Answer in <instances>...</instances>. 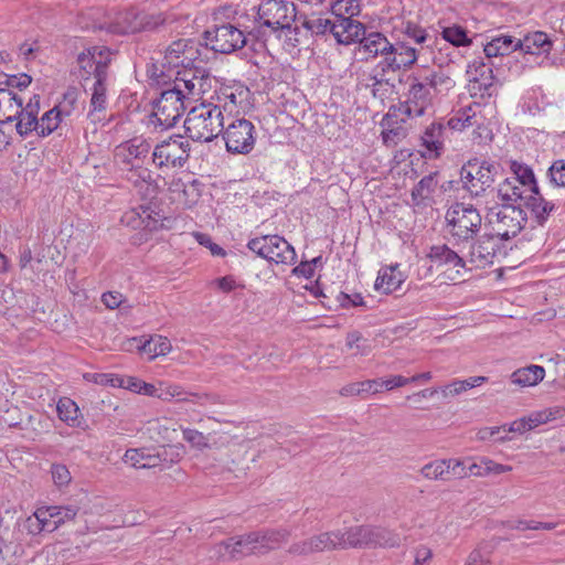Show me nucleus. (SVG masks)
Returning <instances> with one entry per match:
<instances>
[{
	"instance_id": "obj_26",
	"label": "nucleus",
	"mask_w": 565,
	"mask_h": 565,
	"mask_svg": "<svg viewBox=\"0 0 565 565\" xmlns=\"http://www.w3.org/2000/svg\"><path fill=\"white\" fill-rule=\"evenodd\" d=\"M364 34V24L351 17L333 20L332 35L335 38L338 43L350 44L359 42Z\"/></svg>"
},
{
	"instance_id": "obj_52",
	"label": "nucleus",
	"mask_w": 565,
	"mask_h": 565,
	"mask_svg": "<svg viewBox=\"0 0 565 565\" xmlns=\"http://www.w3.org/2000/svg\"><path fill=\"white\" fill-rule=\"evenodd\" d=\"M52 518L54 519V524L56 530L64 525L67 522L73 521L77 513H78V507L70 504V505H50Z\"/></svg>"
},
{
	"instance_id": "obj_21",
	"label": "nucleus",
	"mask_w": 565,
	"mask_h": 565,
	"mask_svg": "<svg viewBox=\"0 0 565 565\" xmlns=\"http://www.w3.org/2000/svg\"><path fill=\"white\" fill-rule=\"evenodd\" d=\"M203 184L190 177H173L168 183L169 198L184 209L193 207L200 200Z\"/></svg>"
},
{
	"instance_id": "obj_48",
	"label": "nucleus",
	"mask_w": 565,
	"mask_h": 565,
	"mask_svg": "<svg viewBox=\"0 0 565 565\" xmlns=\"http://www.w3.org/2000/svg\"><path fill=\"white\" fill-rule=\"evenodd\" d=\"M302 25L315 34L332 33L333 20L324 17V14L312 13L303 18Z\"/></svg>"
},
{
	"instance_id": "obj_29",
	"label": "nucleus",
	"mask_w": 565,
	"mask_h": 565,
	"mask_svg": "<svg viewBox=\"0 0 565 565\" xmlns=\"http://www.w3.org/2000/svg\"><path fill=\"white\" fill-rule=\"evenodd\" d=\"M516 45L524 54L540 55L548 54L553 44L545 32L536 31L526 34L522 40H518Z\"/></svg>"
},
{
	"instance_id": "obj_63",
	"label": "nucleus",
	"mask_w": 565,
	"mask_h": 565,
	"mask_svg": "<svg viewBox=\"0 0 565 565\" xmlns=\"http://www.w3.org/2000/svg\"><path fill=\"white\" fill-rule=\"evenodd\" d=\"M185 391L179 385H167L160 388L159 398L162 401H171L172 398H177V401L181 402V397L184 396Z\"/></svg>"
},
{
	"instance_id": "obj_46",
	"label": "nucleus",
	"mask_w": 565,
	"mask_h": 565,
	"mask_svg": "<svg viewBox=\"0 0 565 565\" xmlns=\"http://www.w3.org/2000/svg\"><path fill=\"white\" fill-rule=\"evenodd\" d=\"M171 343L167 338L154 335L145 341L139 347V350L143 354L148 355L149 360H153L158 356L168 354L171 351Z\"/></svg>"
},
{
	"instance_id": "obj_1",
	"label": "nucleus",
	"mask_w": 565,
	"mask_h": 565,
	"mask_svg": "<svg viewBox=\"0 0 565 565\" xmlns=\"http://www.w3.org/2000/svg\"><path fill=\"white\" fill-rule=\"evenodd\" d=\"M111 52L106 46H90L77 56L79 78L83 86L92 92L88 118L100 122L106 118L108 67Z\"/></svg>"
},
{
	"instance_id": "obj_27",
	"label": "nucleus",
	"mask_w": 565,
	"mask_h": 565,
	"mask_svg": "<svg viewBox=\"0 0 565 565\" xmlns=\"http://www.w3.org/2000/svg\"><path fill=\"white\" fill-rule=\"evenodd\" d=\"M151 149L150 143L142 138H132L116 148V158L122 163L132 164V160L145 159Z\"/></svg>"
},
{
	"instance_id": "obj_39",
	"label": "nucleus",
	"mask_w": 565,
	"mask_h": 565,
	"mask_svg": "<svg viewBox=\"0 0 565 565\" xmlns=\"http://www.w3.org/2000/svg\"><path fill=\"white\" fill-rule=\"evenodd\" d=\"M545 370L540 365H529L511 374L512 383L521 387L534 386L543 381Z\"/></svg>"
},
{
	"instance_id": "obj_53",
	"label": "nucleus",
	"mask_w": 565,
	"mask_h": 565,
	"mask_svg": "<svg viewBox=\"0 0 565 565\" xmlns=\"http://www.w3.org/2000/svg\"><path fill=\"white\" fill-rule=\"evenodd\" d=\"M331 13L335 19L353 18L360 12L358 0H337L331 4Z\"/></svg>"
},
{
	"instance_id": "obj_28",
	"label": "nucleus",
	"mask_w": 565,
	"mask_h": 565,
	"mask_svg": "<svg viewBox=\"0 0 565 565\" xmlns=\"http://www.w3.org/2000/svg\"><path fill=\"white\" fill-rule=\"evenodd\" d=\"M23 99L9 88H0V127L11 124L22 113Z\"/></svg>"
},
{
	"instance_id": "obj_23",
	"label": "nucleus",
	"mask_w": 565,
	"mask_h": 565,
	"mask_svg": "<svg viewBox=\"0 0 565 565\" xmlns=\"http://www.w3.org/2000/svg\"><path fill=\"white\" fill-rule=\"evenodd\" d=\"M257 458L258 451L252 448V443L242 440L228 446L225 463L228 470L233 471L236 477H241L246 475Z\"/></svg>"
},
{
	"instance_id": "obj_62",
	"label": "nucleus",
	"mask_w": 565,
	"mask_h": 565,
	"mask_svg": "<svg viewBox=\"0 0 565 565\" xmlns=\"http://www.w3.org/2000/svg\"><path fill=\"white\" fill-rule=\"evenodd\" d=\"M448 463L449 481L452 479H465L469 477L468 467L465 466V462L462 460L449 458Z\"/></svg>"
},
{
	"instance_id": "obj_10",
	"label": "nucleus",
	"mask_w": 565,
	"mask_h": 565,
	"mask_svg": "<svg viewBox=\"0 0 565 565\" xmlns=\"http://www.w3.org/2000/svg\"><path fill=\"white\" fill-rule=\"evenodd\" d=\"M297 19L296 6L287 0H266L258 6L256 22L270 32L290 31Z\"/></svg>"
},
{
	"instance_id": "obj_32",
	"label": "nucleus",
	"mask_w": 565,
	"mask_h": 565,
	"mask_svg": "<svg viewBox=\"0 0 565 565\" xmlns=\"http://www.w3.org/2000/svg\"><path fill=\"white\" fill-rule=\"evenodd\" d=\"M405 280V275L399 270L398 265L387 266L379 271L375 280V289L385 294L397 290Z\"/></svg>"
},
{
	"instance_id": "obj_36",
	"label": "nucleus",
	"mask_w": 565,
	"mask_h": 565,
	"mask_svg": "<svg viewBox=\"0 0 565 565\" xmlns=\"http://www.w3.org/2000/svg\"><path fill=\"white\" fill-rule=\"evenodd\" d=\"M58 418L70 427L79 428L84 424L79 407L70 397H61L56 405Z\"/></svg>"
},
{
	"instance_id": "obj_38",
	"label": "nucleus",
	"mask_w": 565,
	"mask_h": 565,
	"mask_svg": "<svg viewBox=\"0 0 565 565\" xmlns=\"http://www.w3.org/2000/svg\"><path fill=\"white\" fill-rule=\"evenodd\" d=\"M124 461L137 469H149L160 465L158 454H151L146 449H128L124 455Z\"/></svg>"
},
{
	"instance_id": "obj_9",
	"label": "nucleus",
	"mask_w": 565,
	"mask_h": 565,
	"mask_svg": "<svg viewBox=\"0 0 565 565\" xmlns=\"http://www.w3.org/2000/svg\"><path fill=\"white\" fill-rule=\"evenodd\" d=\"M494 196L501 200V204L525 205L533 213L536 222L543 225L555 209V204L543 195L524 194L514 192L511 178H507L499 186L494 188Z\"/></svg>"
},
{
	"instance_id": "obj_15",
	"label": "nucleus",
	"mask_w": 565,
	"mask_h": 565,
	"mask_svg": "<svg viewBox=\"0 0 565 565\" xmlns=\"http://www.w3.org/2000/svg\"><path fill=\"white\" fill-rule=\"evenodd\" d=\"M204 41L213 51L230 54L246 44V36L242 30L227 23L206 30Z\"/></svg>"
},
{
	"instance_id": "obj_31",
	"label": "nucleus",
	"mask_w": 565,
	"mask_h": 565,
	"mask_svg": "<svg viewBox=\"0 0 565 565\" xmlns=\"http://www.w3.org/2000/svg\"><path fill=\"white\" fill-rule=\"evenodd\" d=\"M467 74L470 82L478 84L482 94H491L490 89L494 84L492 67L483 61H473L468 65Z\"/></svg>"
},
{
	"instance_id": "obj_57",
	"label": "nucleus",
	"mask_w": 565,
	"mask_h": 565,
	"mask_svg": "<svg viewBox=\"0 0 565 565\" xmlns=\"http://www.w3.org/2000/svg\"><path fill=\"white\" fill-rule=\"evenodd\" d=\"M141 213L131 211L125 215L130 223L134 220V216L137 215L139 217V222L134 226L143 225L145 228L153 230L156 228L157 220H153L151 216V211L148 207L140 206Z\"/></svg>"
},
{
	"instance_id": "obj_60",
	"label": "nucleus",
	"mask_w": 565,
	"mask_h": 565,
	"mask_svg": "<svg viewBox=\"0 0 565 565\" xmlns=\"http://www.w3.org/2000/svg\"><path fill=\"white\" fill-rule=\"evenodd\" d=\"M51 507H41L35 510L43 533H52L56 531L54 519L52 518Z\"/></svg>"
},
{
	"instance_id": "obj_2",
	"label": "nucleus",
	"mask_w": 565,
	"mask_h": 565,
	"mask_svg": "<svg viewBox=\"0 0 565 565\" xmlns=\"http://www.w3.org/2000/svg\"><path fill=\"white\" fill-rule=\"evenodd\" d=\"M408 83L403 107L409 117L425 115L436 96L447 95L456 86V81L441 67H418L409 74Z\"/></svg>"
},
{
	"instance_id": "obj_5",
	"label": "nucleus",
	"mask_w": 565,
	"mask_h": 565,
	"mask_svg": "<svg viewBox=\"0 0 565 565\" xmlns=\"http://www.w3.org/2000/svg\"><path fill=\"white\" fill-rule=\"evenodd\" d=\"M343 548H396L402 536L394 530L372 524L354 525L345 530Z\"/></svg>"
},
{
	"instance_id": "obj_19",
	"label": "nucleus",
	"mask_w": 565,
	"mask_h": 565,
	"mask_svg": "<svg viewBox=\"0 0 565 565\" xmlns=\"http://www.w3.org/2000/svg\"><path fill=\"white\" fill-rule=\"evenodd\" d=\"M345 537V531L323 532L307 540L292 543L288 552L292 555H308L338 548L344 550L342 544L347 543Z\"/></svg>"
},
{
	"instance_id": "obj_17",
	"label": "nucleus",
	"mask_w": 565,
	"mask_h": 565,
	"mask_svg": "<svg viewBox=\"0 0 565 565\" xmlns=\"http://www.w3.org/2000/svg\"><path fill=\"white\" fill-rule=\"evenodd\" d=\"M420 50L406 41L391 42L383 58L377 63L392 74L408 71L417 62Z\"/></svg>"
},
{
	"instance_id": "obj_59",
	"label": "nucleus",
	"mask_w": 565,
	"mask_h": 565,
	"mask_svg": "<svg viewBox=\"0 0 565 565\" xmlns=\"http://www.w3.org/2000/svg\"><path fill=\"white\" fill-rule=\"evenodd\" d=\"M551 182L557 186H565V160H556L548 169Z\"/></svg>"
},
{
	"instance_id": "obj_16",
	"label": "nucleus",
	"mask_w": 565,
	"mask_h": 565,
	"mask_svg": "<svg viewBox=\"0 0 565 565\" xmlns=\"http://www.w3.org/2000/svg\"><path fill=\"white\" fill-rule=\"evenodd\" d=\"M199 55V50L192 40L180 39L166 49L161 65L168 72L175 74V71L193 67Z\"/></svg>"
},
{
	"instance_id": "obj_6",
	"label": "nucleus",
	"mask_w": 565,
	"mask_h": 565,
	"mask_svg": "<svg viewBox=\"0 0 565 565\" xmlns=\"http://www.w3.org/2000/svg\"><path fill=\"white\" fill-rule=\"evenodd\" d=\"M500 171V164L488 160L472 159L461 168L463 188L472 198L491 195L494 198L493 183Z\"/></svg>"
},
{
	"instance_id": "obj_25",
	"label": "nucleus",
	"mask_w": 565,
	"mask_h": 565,
	"mask_svg": "<svg viewBox=\"0 0 565 565\" xmlns=\"http://www.w3.org/2000/svg\"><path fill=\"white\" fill-rule=\"evenodd\" d=\"M126 179L145 199L156 196L158 185L152 177V172L142 166L131 164L127 169Z\"/></svg>"
},
{
	"instance_id": "obj_20",
	"label": "nucleus",
	"mask_w": 565,
	"mask_h": 565,
	"mask_svg": "<svg viewBox=\"0 0 565 565\" xmlns=\"http://www.w3.org/2000/svg\"><path fill=\"white\" fill-rule=\"evenodd\" d=\"M391 74V72L376 64L372 70L362 71L358 74L356 87L360 90H370L374 98L383 100L395 89Z\"/></svg>"
},
{
	"instance_id": "obj_37",
	"label": "nucleus",
	"mask_w": 565,
	"mask_h": 565,
	"mask_svg": "<svg viewBox=\"0 0 565 565\" xmlns=\"http://www.w3.org/2000/svg\"><path fill=\"white\" fill-rule=\"evenodd\" d=\"M70 109L65 106L58 105L46 111L41 119H38V136L46 137L51 135L60 125L61 117L68 116Z\"/></svg>"
},
{
	"instance_id": "obj_43",
	"label": "nucleus",
	"mask_w": 565,
	"mask_h": 565,
	"mask_svg": "<svg viewBox=\"0 0 565 565\" xmlns=\"http://www.w3.org/2000/svg\"><path fill=\"white\" fill-rule=\"evenodd\" d=\"M439 44L435 46L439 51H456V47L466 45L470 42L467 38L466 31L459 26L445 28L441 39H438Z\"/></svg>"
},
{
	"instance_id": "obj_8",
	"label": "nucleus",
	"mask_w": 565,
	"mask_h": 565,
	"mask_svg": "<svg viewBox=\"0 0 565 565\" xmlns=\"http://www.w3.org/2000/svg\"><path fill=\"white\" fill-rule=\"evenodd\" d=\"M487 221L497 238L509 239L523 228L527 217L520 205L500 204L488 207Z\"/></svg>"
},
{
	"instance_id": "obj_49",
	"label": "nucleus",
	"mask_w": 565,
	"mask_h": 565,
	"mask_svg": "<svg viewBox=\"0 0 565 565\" xmlns=\"http://www.w3.org/2000/svg\"><path fill=\"white\" fill-rule=\"evenodd\" d=\"M232 539L235 561L257 550V536L252 535V533L242 536H233Z\"/></svg>"
},
{
	"instance_id": "obj_64",
	"label": "nucleus",
	"mask_w": 565,
	"mask_h": 565,
	"mask_svg": "<svg viewBox=\"0 0 565 565\" xmlns=\"http://www.w3.org/2000/svg\"><path fill=\"white\" fill-rule=\"evenodd\" d=\"M463 392L466 391L461 380H455L451 383L440 387V394L445 399L455 397Z\"/></svg>"
},
{
	"instance_id": "obj_33",
	"label": "nucleus",
	"mask_w": 565,
	"mask_h": 565,
	"mask_svg": "<svg viewBox=\"0 0 565 565\" xmlns=\"http://www.w3.org/2000/svg\"><path fill=\"white\" fill-rule=\"evenodd\" d=\"M402 32L414 42L415 45H419L420 52L424 49L434 50L439 44L438 39L430 34L427 30L422 26L407 21L403 23Z\"/></svg>"
},
{
	"instance_id": "obj_42",
	"label": "nucleus",
	"mask_w": 565,
	"mask_h": 565,
	"mask_svg": "<svg viewBox=\"0 0 565 565\" xmlns=\"http://www.w3.org/2000/svg\"><path fill=\"white\" fill-rule=\"evenodd\" d=\"M359 42L364 52L373 57L381 56L383 58L387 47H391L388 39L380 32L364 34Z\"/></svg>"
},
{
	"instance_id": "obj_40",
	"label": "nucleus",
	"mask_w": 565,
	"mask_h": 565,
	"mask_svg": "<svg viewBox=\"0 0 565 565\" xmlns=\"http://www.w3.org/2000/svg\"><path fill=\"white\" fill-rule=\"evenodd\" d=\"M252 535L257 536V550H274L282 542H286L290 536V532L286 529H275L252 532Z\"/></svg>"
},
{
	"instance_id": "obj_7",
	"label": "nucleus",
	"mask_w": 565,
	"mask_h": 565,
	"mask_svg": "<svg viewBox=\"0 0 565 565\" xmlns=\"http://www.w3.org/2000/svg\"><path fill=\"white\" fill-rule=\"evenodd\" d=\"M185 107L182 93L178 88H168L153 103L148 126L161 131L167 130L178 122Z\"/></svg>"
},
{
	"instance_id": "obj_30",
	"label": "nucleus",
	"mask_w": 565,
	"mask_h": 565,
	"mask_svg": "<svg viewBox=\"0 0 565 565\" xmlns=\"http://www.w3.org/2000/svg\"><path fill=\"white\" fill-rule=\"evenodd\" d=\"M249 89L244 85L225 86L220 89L217 99L221 105V109L232 113L237 107H243L248 100Z\"/></svg>"
},
{
	"instance_id": "obj_50",
	"label": "nucleus",
	"mask_w": 565,
	"mask_h": 565,
	"mask_svg": "<svg viewBox=\"0 0 565 565\" xmlns=\"http://www.w3.org/2000/svg\"><path fill=\"white\" fill-rule=\"evenodd\" d=\"M476 124V111L471 106L458 110L457 114L448 120V126L454 130H462Z\"/></svg>"
},
{
	"instance_id": "obj_35",
	"label": "nucleus",
	"mask_w": 565,
	"mask_h": 565,
	"mask_svg": "<svg viewBox=\"0 0 565 565\" xmlns=\"http://www.w3.org/2000/svg\"><path fill=\"white\" fill-rule=\"evenodd\" d=\"M38 115L39 107L36 104H26L22 107V113H19V117H15V130L21 137H25L32 131L38 134Z\"/></svg>"
},
{
	"instance_id": "obj_22",
	"label": "nucleus",
	"mask_w": 565,
	"mask_h": 565,
	"mask_svg": "<svg viewBox=\"0 0 565 565\" xmlns=\"http://www.w3.org/2000/svg\"><path fill=\"white\" fill-rule=\"evenodd\" d=\"M428 256L437 267L445 268L444 274L450 280L461 278V270L468 265L462 253L458 254L447 245L433 246Z\"/></svg>"
},
{
	"instance_id": "obj_11",
	"label": "nucleus",
	"mask_w": 565,
	"mask_h": 565,
	"mask_svg": "<svg viewBox=\"0 0 565 565\" xmlns=\"http://www.w3.org/2000/svg\"><path fill=\"white\" fill-rule=\"evenodd\" d=\"M247 247L259 257L276 264L292 265L297 259L294 247L279 235H264L252 238Z\"/></svg>"
},
{
	"instance_id": "obj_47",
	"label": "nucleus",
	"mask_w": 565,
	"mask_h": 565,
	"mask_svg": "<svg viewBox=\"0 0 565 565\" xmlns=\"http://www.w3.org/2000/svg\"><path fill=\"white\" fill-rule=\"evenodd\" d=\"M448 459H437L422 467L420 475L427 480L449 481Z\"/></svg>"
},
{
	"instance_id": "obj_45",
	"label": "nucleus",
	"mask_w": 565,
	"mask_h": 565,
	"mask_svg": "<svg viewBox=\"0 0 565 565\" xmlns=\"http://www.w3.org/2000/svg\"><path fill=\"white\" fill-rule=\"evenodd\" d=\"M518 50L516 41L511 35L492 39L484 45V54L488 58L508 55Z\"/></svg>"
},
{
	"instance_id": "obj_41",
	"label": "nucleus",
	"mask_w": 565,
	"mask_h": 565,
	"mask_svg": "<svg viewBox=\"0 0 565 565\" xmlns=\"http://www.w3.org/2000/svg\"><path fill=\"white\" fill-rule=\"evenodd\" d=\"M511 170L514 174L511 179L516 181L522 188L529 189V194L533 195H542L539 191V186L535 180V175L533 170L523 163L512 161L511 163Z\"/></svg>"
},
{
	"instance_id": "obj_44",
	"label": "nucleus",
	"mask_w": 565,
	"mask_h": 565,
	"mask_svg": "<svg viewBox=\"0 0 565 565\" xmlns=\"http://www.w3.org/2000/svg\"><path fill=\"white\" fill-rule=\"evenodd\" d=\"M383 126V141L386 146L397 145L407 136L406 127L393 118L391 114H387L382 121Z\"/></svg>"
},
{
	"instance_id": "obj_18",
	"label": "nucleus",
	"mask_w": 565,
	"mask_h": 565,
	"mask_svg": "<svg viewBox=\"0 0 565 565\" xmlns=\"http://www.w3.org/2000/svg\"><path fill=\"white\" fill-rule=\"evenodd\" d=\"M162 14L139 13L136 10H126L117 13L113 22V31L120 34L151 31L163 24Z\"/></svg>"
},
{
	"instance_id": "obj_61",
	"label": "nucleus",
	"mask_w": 565,
	"mask_h": 565,
	"mask_svg": "<svg viewBox=\"0 0 565 565\" xmlns=\"http://www.w3.org/2000/svg\"><path fill=\"white\" fill-rule=\"evenodd\" d=\"M183 439L191 444L193 447H196L198 449H203L209 446L207 437L196 429H184Z\"/></svg>"
},
{
	"instance_id": "obj_51",
	"label": "nucleus",
	"mask_w": 565,
	"mask_h": 565,
	"mask_svg": "<svg viewBox=\"0 0 565 565\" xmlns=\"http://www.w3.org/2000/svg\"><path fill=\"white\" fill-rule=\"evenodd\" d=\"M437 173L424 177L412 190V198L415 201L425 200L430 196L437 188Z\"/></svg>"
},
{
	"instance_id": "obj_4",
	"label": "nucleus",
	"mask_w": 565,
	"mask_h": 565,
	"mask_svg": "<svg viewBox=\"0 0 565 565\" xmlns=\"http://www.w3.org/2000/svg\"><path fill=\"white\" fill-rule=\"evenodd\" d=\"M448 234L458 243L467 244L479 233L482 217L470 203L456 202L446 212Z\"/></svg>"
},
{
	"instance_id": "obj_3",
	"label": "nucleus",
	"mask_w": 565,
	"mask_h": 565,
	"mask_svg": "<svg viewBox=\"0 0 565 565\" xmlns=\"http://www.w3.org/2000/svg\"><path fill=\"white\" fill-rule=\"evenodd\" d=\"M186 136L193 141L210 142L224 128V116L221 105L201 103L188 113L184 120Z\"/></svg>"
},
{
	"instance_id": "obj_24",
	"label": "nucleus",
	"mask_w": 565,
	"mask_h": 565,
	"mask_svg": "<svg viewBox=\"0 0 565 565\" xmlns=\"http://www.w3.org/2000/svg\"><path fill=\"white\" fill-rule=\"evenodd\" d=\"M172 79L173 85L171 88H178L184 96L185 103L196 98L204 90V76H199L193 67L175 71Z\"/></svg>"
},
{
	"instance_id": "obj_55",
	"label": "nucleus",
	"mask_w": 565,
	"mask_h": 565,
	"mask_svg": "<svg viewBox=\"0 0 565 565\" xmlns=\"http://www.w3.org/2000/svg\"><path fill=\"white\" fill-rule=\"evenodd\" d=\"M181 402L193 403L199 406L216 405L220 403L217 395L199 392H185L184 396L181 397Z\"/></svg>"
},
{
	"instance_id": "obj_54",
	"label": "nucleus",
	"mask_w": 565,
	"mask_h": 565,
	"mask_svg": "<svg viewBox=\"0 0 565 565\" xmlns=\"http://www.w3.org/2000/svg\"><path fill=\"white\" fill-rule=\"evenodd\" d=\"M232 543L233 539L230 537L211 546L209 550L210 558L223 562L235 561Z\"/></svg>"
},
{
	"instance_id": "obj_12",
	"label": "nucleus",
	"mask_w": 565,
	"mask_h": 565,
	"mask_svg": "<svg viewBox=\"0 0 565 565\" xmlns=\"http://www.w3.org/2000/svg\"><path fill=\"white\" fill-rule=\"evenodd\" d=\"M190 142L181 135H173L159 142L152 151V162L156 167H183L190 158Z\"/></svg>"
},
{
	"instance_id": "obj_58",
	"label": "nucleus",
	"mask_w": 565,
	"mask_h": 565,
	"mask_svg": "<svg viewBox=\"0 0 565 565\" xmlns=\"http://www.w3.org/2000/svg\"><path fill=\"white\" fill-rule=\"evenodd\" d=\"M148 76L150 79H152L158 85L167 84L169 81L172 79L173 73L168 72L167 68H163L161 65V60L157 64H152L147 70Z\"/></svg>"
},
{
	"instance_id": "obj_34",
	"label": "nucleus",
	"mask_w": 565,
	"mask_h": 565,
	"mask_svg": "<svg viewBox=\"0 0 565 565\" xmlns=\"http://www.w3.org/2000/svg\"><path fill=\"white\" fill-rule=\"evenodd\" d=\"M444 126L431 124L422 136L423 146L426 148L425 156L437 158L444 148Z\"/></svg>"
},
{
	"instance_id": "obj_56",
	"label": "nucleus",
	"mask_w": 565,
	"mask_h": 565,
	"mask_svg": "<svg viewBox=\"0 0 565 565\" xmlns=\"http://www.w3.org/2000/svg\"><path fill=\"white\" fill-rule=\"evenodd\" d=\"M51 475L54 484L58 488L66 487L72 480L71 472L65 465H52Z\"/></svg>"
},
{
	"instance_id": "obj_13",
	"label": "nucleus",
	"mask_w": 565,
	"mask_h": 565,
	"mask_svg": "<svg viewBox=\"0 0 565 565\" xmlns=\"http://www.w3.org/2000/svg\"><path fill=\"white\" fill-rule=\"evenodd\" d=\"M226 150L231 153L247 154L255 146L256 129L250 120L234 118L223 128Z\"/></svg>"
},
{
	"instance_id": "obj_14",
	"label": "nucleus",
	"mask_w": 565,
	"mask_h": 565,
	"mask_svg": "<svg viewBox=\"0 0 565 565\" xmlns=\"http://www.w3.org/2000/svg\"><path fill=\"white\" fill-rule=\"evenodd\" d=\"M499 250L498 238L492 234L475 237L469 243L462 244L460 248V253L465 255L467 263L476 268L492 265Z\"/></svg>"
}]
</instances>
